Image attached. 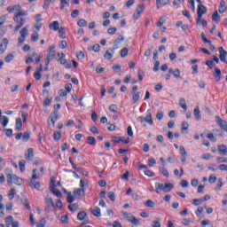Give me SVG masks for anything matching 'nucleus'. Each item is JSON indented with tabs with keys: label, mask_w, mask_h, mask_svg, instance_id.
Masks as SVG:
<instances>
[{
	"label": "nucleus",
	"mask_w": 227,
	"mask_h": 227,
	"mask_svg": "<svg viewBox=\"0 0 227 227\" xmlns=\"http://www.w3.org/2000/svg\"><path fill=\"white\" fill-rule=\"evenodd\" d=\"M74 200H75V196L72 195V192H67V203H74Z\"/></svg>",
	"instance_id": "37998d69"
},
{
	"label": "nucleus",
	"mask_w": 227,
	"mask_h": 227,
	"mask_svg": "<svg viewBox=\"0 0 227 227\" xmlns=\"http://www.w3.org/2000/svg\"><path fill=\"white\" fill-rule=\"evenodd\" d=\"M20 37L18 38V45H22V43L26 42V36L29 35V30L25 27L20 31Z\"/></svg>",
	"instance_id": "20e7f679"
},
{
	"label": "nucleus",
	"mask_w": 227,
	"mask_h": 227,
	"mask_svg": "<svg viewBox=\"0 0 227 227\" xmlns=\"http://www.w3.org/2000/svg\"><path fill=\"white\" fill-rule=\"evenodd\" d=\"M38 38H39V35L35 32L34 34L31 35L30 40L31 42L35 43V42H38Z\"/></svg>",
	"instance_id": "3c124183"
},
{
	"label": "nucleus",
	"mask_w": 227,
	"mask_h": 227,
	"mask_svg": "<svg viewBox=\"0 0 227 227\" xmlns=\"http://www.w3.org/2000/svg\"><path fill=\"white\" fill-rule=\"evenodd\" d=\"M152 227H160V218H156L155 221L153 222Z\"/></svg>",
	"instance_id": "4d7b16f0"
},
{
	"label": "nucleus",
	"mask_w": 227,
	"mask_h": 227,
	"mask_svg": "<svg viewBox=\"0 0 227 227\" xmlns=\"http://www.w3.org/2000/svg\"><path fill=\"white\" fill-rule=\"evenodd\" d=\"M22 140L26 143L27 141H29V137H31V133L29 132H25V133H22Z\"/></svg>",
	"instance_id": "ea45409f"
},
{
	"label": "nucleus",
	"mask_w": 227,
	"mask_h": 227,
	"mask_svg": "<svg viewBox=\"0 0 227 227\" xmlns=\"http://www.w3.org/2000/svg\"><path fill=\"white\" fill-rule=\"evenodd\" d=\"M216 162H218V164H223L224 162H227V159L224 157H218L216 159Z\"/></svg>",
	"instance_id": "338daca9"
},
{
	"label": "nucleus",
	"mask_w": 227,
	"mask_h": 227,
	"mask_svg": "<svg viewBox=\"0 0 227 227\" xmlns=\"http://www.w3.org/2000/svg\"><path fill=\"white\" fill-rule=\"evenodd\" d=\"M86 215H87V214H86L85 211H81L77 215V220L78 221H84V219L86 218Z\"/></svg>",
	"instance_id": "72a5a7b5"
},
{
	"label": "nucleus",
	"mask_w": 227,
	"mask_h": 227,
	"mask_svg": "<svg viewBox=\"0 0 227 227\" xmlns=\"http://www.w3.org/2000/svg\"><path fill=\"white\" fill-rule=\"evenodd\" d=\"M38 170H36V168H35L33 170V174H32V178L30 180H38V178H40V176H38Z\"/></svg>",
	"instance_id": "864d4df0"
},
{
	"label": "nucleus",
	"mask_w": 227,
	"mask_h": 227,
	"mask_svg": "<svg viewBox=\"0 0 227 227\" xmlns=\"http://www.w3.org/2000/svg\"><path fill=\"white\" fill-rule=\"evenodd\" d=\"M7 184L8 185H22V178L17 176V175L8 174L7 175Z\"/></svg>",
	"instance_id": "f03ea898"
},
{
	"label": "nucleus",
	"mask_w": 227,
	"mask_h": 227,
	"mask_svg": "<svg viewBox=\"0 0 227 227\" xmlns=\"http://www.w3.org/2000/svg\"><path fill=\"white\" fill-rule=\"evenodd\" d=\"M50 120L52 124V127H54L56 121H58V110H55L53 113L50 114Z\"/></svg>",
	"instance_id": "4468645a"
},
{
	"label": "nucleus",
	"mask_w": 227,
	"mask_h": 227,
	"mask_svg": "<svg viewBox=\"0 0 227 227\" xmlns=\"http://www.w3.org/2000/svg\"><path fill=\"white\" fill-rule=\"evenodd\" d=\"M145 123H148L149 125H153V119H152V114L148 113L146 116L145 117Z\"/></svg>",
	"instance_id": "a878e982"
},
{
	"label": "nucleus",
	"mask_w": 227,
	"mask_h": 227,
	"mask_svg": "<svg viewBox=\"0 0 227 227\" xmlns=\"http://www.w3.org/2000/svg\"><path fill=\"white\" fill-rule=\"evenodd\" d=\"M145 4H139L137 5V7L136 8V11L133 14V19L134 20H137V19H139V17H141V14L143 13V12H145Z\"/></svg>",
	"instance_id": "39448f33"
},
{
	"label": "nucleus",
	"mask_w": 227,
	"mask_h": 227,
	"mask_svg": "<svg viewBox=\"0 0 227 227\" xmlns=\"http://www.w3.org/2000/svg\"><path fill=\"white\" fill-rule=\"evenodd\" d=\"M15 58V56L12 53L8 54L5 58H4V61L5 63H10L11 61H13V59Z\"/></svg>",
	"instance_id": "a18cd8bd"
},
{
	"label": "nucleus",
	"mask_w": 227,
	"mask_h": 227,
	"mask_svg": "<svg viewBox=\"0 0 227 227\" xmlns=\"http://www.w3.org/2000/svg\"><path fill=\"white\" fill-rule=\"evenodd\" d=\"M107 197L111 201H115L116 200V194H114V192H109Z\"/></svg>",
	"instance_id": "6e6d98bb"
},
{
	"label": "nucleus",
	"mask_w": 227,
	"mask_h": 227,
	"mask_svg": "<svg viewBox=\"0 0 227 227\" xmlns=\"http://www.w3.org/2000/svg\"><path fill=\"white\" fill-rule=\"evenodd\" d=\"M171 3V0H156V8L159 10Z\"/></svg>",
	"instance_id": "f8f14e48"
},
{
	"label": "nucleus",
	"mask_w": 227,
	"mask_h": 227,
	"mask_svg": "<svg viewBox=\"0 0 227 227\" xmlns=\"http://www.w3.org/2000/svg\"><path fill=\"white\" fill-rule=\"evenodd\" d=\"M19 166L21 173H24L26 171V160H21L19 161Z\"/></svg>",
	"instance_id": "c9c22d12"
},
{
	"label": "nucleus",
	"mask_w": 227,
	"mask_h": 227,
	"mask_svg": "<svg viewBox=\"0 0 227 227\" xmlns=\"http://www.w3.org/2000/svg\"><path fill=\"white\" fill-rule=\"evenodd\" d=\"M128 54H129V49L128 48H123L121 51V58H127Z\"/></svg>",
	"instance_id": "5fc2aeb1"
},
{
	"label": "nucleus",
	"mask_w": 227,
	"mask_h": 227,
	"mask_svg": "<svg viewBox=\"0 0 227 227\" xmlns=\"http://www.w3.org/2000/svg\"><path fill=\"white\" fill-rule=\"evenodd\" d=\"M155 189H156V192L158 194H160V192L159 191H163L164 192V184L155 183Z\"/></svg>",
	"instance_id": "c85d7f7f"
},
{
	"label": "nucleus",
	"mask_w": 227,
	"mask_h": 227,
	"mask_svg": "<svg viewBox=\"0 0 227 227\" xmlns=\"http://www.w3.org/2000/svg\"><path fill=\"white\" fill-rule=\"evenodd\" d=\"M109 111L111 113H118V106H116V105H110Z\"/></svg>",
	"instance_id": "bf43d9fd"
},
{
	"label": "nucleus",
	"mask_w": 227,
	"mask_h": 227,
	"mask_svg": "<svg viewBox=\"0 0 227 227\" xmlns=\"http://www.w3.org/2000/svg\"><path fill=\"white\" fill-rule=\"evenodd\" d=\"M28 186L33 187L34 189H36L38 191V189H40V182H35V180L30 179Z\"/></svg>",
	"instance_id": "a211bd4d"
},
{
	"label": "nucleus",
	"mask_w": 227,
	"mask_h": 227,
	"mask_svg": "<svg viewBox=\"0 0 227 227\" xmlns=\"http://www.w3.org/2000/svg\"><path fill=\"white\" fill-rule=\"evenodd\" d=\"M179 106L184 109V111H187V103L185 102V98H182L179 99Z\"/></svg>",
	"instance_id": "c756f323"
},
{
	"label": "nucleus",
	"mask_w": 227,
	"mask_h": 227,
	"mask_svg": "<svg viewBox=\"0 0 227 227\" xmlns=\"http://www.w3.org/2000/svg\"><path fill=\"white\" fill-rule=\"evenodd\" d=\"M215 121L219 125L220 128H222L223 130L227 132V121L221 119L219 115L215 116Z\"/></svg>",
	"instance_id": "423d86ee"
},
{
	"label": "nucleus",
	"mask_w": 227,
	"mask_h": 227,
	"mask_svg": "<svg viewBox=\"0 0 227 227\" xmlns=\"http://www.w3.org/2000/svg\"><path fill=\"white\" fill-rule=\"evenodd\" d=\"M44 203L47 207H52V208L56 210V204H54V200H52V198L50 197L49 195L45 197Z\"/></svg>",
	"instance_id": "9b49d317"
},
{
	"label": "nucleus",
	"mask_w": 227,
	"mask_h": 227,
	"mask_svg": "<svg viewBox=\"0 0 227 227\" xmlns=\"http://www.w3.org/2000/svg\"><path fill=\"white\" fill-rule=\"evenodd\" d=\"M50 191L51 192H52V194L57 196V198H62L63 196V193H61L59 190L56 189V184L54 183L52 184H50Z\"/></svg>",
	"instance_id": "6e6552de"
},
{
	"label": "nucleus",
	"mask_w": 227,
	"mask_h": 227,
	"mask_svg": "<svg viewBox=\"0 0 227 227\" xmlns=\"http://www.w3.org/2000/svg\"><path fill=\"white\" fill-rule=\"evenodd\" d=\"M4 131L5 132V136L7 137H12L13 136V129H4Z\"/></svg>",
	"instance_id": "49530a36"
},
{
	"label": "nucleus",
	"mask_w": 227,
	"mask_h": 227,
	"mask_svg": "<svg viewBox=\"0 0 227 227\" xmlns=\"http://www.w3.org/2000/svg\"><path fill=\"white\" fill-rule=\"evenodd\" d=\"M218 153L221 155H227V147L224 145H219L218 146Z\"/></svg>",
	"instance_id": "5701e85b"
},
{
	"label": "nucleus",
	"mask_w": 227,
	"mask_h": 227,
	"mask_svg": "<svg viewBox=\"0 0 227 227\" xmlns=\"http://www.w3.org/2000/svg\"><path fill=\"white\" fill-rule=\"evenodd\" d=\"M203 203V199H195L192 200V205L198 207V205H201Z\"/></svg>",
	"instance_id": "13d9d810"
},
{
	"label": "nucleus",
	"mask_w": 227,
	"mask_h": 227,
	"mask_svg": "<svg viewBox=\"0 0 227 227\" xmlns=\"http://www.w3.org/2000/svg\"><path fill=\"white\" fill-rule=\"evenodd\" d=\"M6 11L9 13H13V12H17V13H20V12H25L24 10H22L20 4L9 6L7 7Z\"/></svg>",
	"instance_id": "0eeeda50"
},
{
	"label": "nucleus",
	"mask_w": 227,
	"mask_h": 227,
	"mask_svg": "<svg viewBox=\"0 0 227 227\" xmlns=\"http://www.w3.org/2000/svg\"><path fill=\"white\" fill-rule=\"evenodd\" d=\"M182 13H183V15H184V17H186V18L188 19V20L191 22V20H192V18L191 17V13H189L187 10L183 11Z\"/></svg>",
	"instance_id": "e2e57ef3"
},
{
	"label": "nucleus",
	"mask_w": 227,
	"mask_h": 227,
	"mask_svg": "<svg viewBox=\"0 0 227 227\" xmlns=\"http://www.w3.org/2000/svg\"><path fill=\"white\" fill-rule=\"evenodd\" d=\"M145 176H150V177L155 176V173H153V171L148 170V169L145 171Z\"/></svg>",
	"instance_id": "774afa93"
},
{
	"label": "nucleus",
	"mask_w": 227,
	"mask_h": 227,
	"mask_svg": "<svg viewBox=\"0 0 227 227\" xmlns=\"http://www.w3.org/2000/svg\"><path fill=\"white\" fill-rule=\"evenodd\" d=\"M60 10H63L65 7L68 8L70 6V0H60Z\"/></svg>",
	"instance_id": "7c9ffc66"
},
{
	"label": "nucleus",
	"mask_w": 227,
	"mask_h": 227,
	"mask_svg": "<svg viewBox=\"0 0 227 227\" xmlns=\"http://www.w3.org/2000/svg\"><path fill=\"white\" fill-rule=\"evenodd\" d=\"M52 102V98H46L44 101L43 102V107H49Z\"/></svg>",
	"instance_id": "58836bf2"
},
{
	"label": "nucleus",
	"mask_w": 227,
	"mask_h": 227,
	"mask_svg": "<svg viewBox=\"0 0 227 227\" xmlns=\"http://www.w3.org/2000/svg\"><path fill=\"white\" fill-rule=\"evenodd\" d=\"M207 13V7L205 5H198L197 15H205Z\"/></svg>",
	"instance_id": "f3484780"
},
{
	"label": "nucleus",
	"mask_w": 227,
	"mask_h": 227,
	"mask_svg": "<svg viewBox=\"0 0 227 227\" xmlns=\"http://www.w3.org/2000/svg\"><path fill=\"white\" fill-rule=\"evenodd\" d=\"M223 178H219L218 179V183L216 184V187L215 188V191H221V187H223Z\"/></svg>",
	"instance_id": "09e8293b"
},
{
	"label": "nucleus",
	"mask_w": 227,
	"mask_h": 227,
	"mask_svg": "<svg viewBox=\"0 0 227 227\" xmlns=\"http://www.w3.org/2000/svg\"><path fill=\"white\" fill-rule=\"evenodd\" d=\"M144 205L147 208H154L155 207V202L153 201L152 200H147L145 202H144Z\"/></svg>",
	"instance_id": "cd10ccee"
},
{
	"label": "nucleus",
	"mask_w": 227,
	"mask_h": 227,
	"mask_svg": "<svg viewBox=\"0 0 227 227\" xmlns=\"http://www.w3.org/2000/svg\"><path fill=\"white\" fill-rule=\"evenodd\" d=\"M72 19H77L79 17V10H74L71 13Z\"/></svg>",
	"instance_id": "69168bd1"
},
{
	"label": "nucleus",
	"mask_w": 227,
	"mask_h": 227,
	"mask_svg": "<svg viewBox=\"0 0 227 227\" xmlns=\"http://www.w3.org/2000/svg\"><path fill=\"white\" fill-rule=\"evenodd\" d=\"M185 130H189V123L187 121H183L181 131L184 132Z\"/></svg>",
	"instance_id": "603ef678"
},
{
	"label": "nucleus",
	"mask_w": 227,
	"mask_h": 227,
	"mask_svg": "<svg viewBox=\"0 0 227 227\" xmlns=\"http://www.w3.org/2000/svg\"><path fill=\"white\" fill-rule=\"evenodd\" d=\"M87 145H90V146H95L97 145V139L95 138V137H88Z\"/></svg>",
	"instance_id": "4be33fe9"
},
{
	"label": "nucleus",
	"mask_w": 227,
	"mask_h": 227,
	"mask_svg": "<svg viewBox=\"0 0 227 227\" xmlns=\"http://www.w3.org/2000/svg\"><path fill=\"white\" fill-rule=\"evenodd\" d=\"M22 17H27V11H20V12H16L14 14L13 20L16 22L14 31H19V29H20V27L26 24V18Z\"/></svg>",
	"instance_id": "f257e3e1"
},
{
	"label": "nucleus",
	"mask_w": 227,
	"mask_h": 227,
	"mask_svg": "<svg viewBox=\"0 0 227 227\" xmlns=\"http://www.w3.org/2000/svg\"><path fill=\"white\" fill-rule=\"evenodd\" d=\"M22 204L24 205L25 208H27V210H31V206L29 205V200L24 199L22 200Z\"/></svg>",
	"instance_id": "c03bdc74"
},
{
	"label": "nucleus",
	"mask_w": 227,
	"mask_h": 227,
	"mask_svg": "<svg viewBox=\"0 0 227 227\" xmlns=\"http://www.w3.org/2000/svg\"><path fill=\"white\" fill-rule=\"evenodd\" d=\"M13 216L9 215L5 218V223H6V226H10V224H12L13 223Z\"/></svg>",
	"instance_id": "8fccbe9b"
},
{
	"label": "nucleus",
	"mask_w": 227,
	"mask_h": 227,
	"mask_svg": "<svg viewBox=\"0 0 227 227\" xmlns=\"http://www.w3.org/2000/svg\"><path fill=\"white\" fill-rule=\"evenodd\" d=\"M116 49H118V47H114L111 49V51H109V50L106 51L104 54L105 59H113V55L114 54V51H116Z\"/></svg>",
	"instance_id": "ddd939ff"
},
{
	"label": "nucleus",
	"mask_w": 227,
	"mask_h": 227,
	"mask_svg": "<svg viewBox=\"0 0 227 227\" xmlns=\"http://www.w3.org/2000/svg\"><path fill=\"white\" fill-rule=\"evenodd\" d=\"M91 214H93L95 217H100L102 215V213H100V207H95L91 209Z\"/></svg>",
	"instance_id": "393cba45"
},
{
	"label": "nucleus",
	"mask_w": 227,
	"mask_h": 227,
	"mask_svg": "<svg viewBox=\"0 0 227 227\" xmlns=\"http://www.w3.org/2000/svg\"><path fill=\"white\" fill-rule=\"evenodd\" d=\"M193 114H194L196 120H201V114L200 113V107L197 106L194 109Z\"/></svg>",
	"instance_id": "e433bc0d"
},
{
	"label": "nucleus",
	"mask_w": 227,
	"mask_h": 227,
	"mask_svg": "<svg viewBox=\"0 0 227 227\" xmlns=\"http://www.w3.org/2000/svg\"><path fill=\"white\" fill-rule=\"evenodd\" d=\"M112 141L114 143H121V141H123V137H113Z\"/></svg>",
	"instance_id": "052dcab7"
},
{
	"label": "nucleus",
	"mask_w": 227,
	"mask_h": 227,
	"mask_svg": "<svg viewBox=\"0 0 227 227\" xmlns=\"http://www.w3.org/2000/svg\"><path fill=\"white\" fill-rule=\"evenodd\" d=\"M49 28L52 29V31H58V29H59V21H52L49 25Z\"/></svg>",
	"instance_id": "dca6fc26"
},
{
	"label": "nucleus",
	"mask_w": 227,
	"mask_h": 227,
	"mask_svg": "<svg viewBox=\"0 0 227 227\" xmlns=\"http://www.w3.org/2000/svg\"><path fill=\"white\" fill-rule=\"evenodd\" d=\"M168 74H172L176 79H180V69L173 70V68H170Z\"/></svg>",
	"instance_id": "6ab92c4d"
},
{
	"label": "nucleus",
	"mask_w": 227,
	"mask_h": 227,
	"mask_svg": "<svg viewBox=\"0 0 227 227\" xmlns=\"http://www.w3.org/2000/svg\"><path fill=\"white\" fill-rule=\"evenodd\" d=\"M124 37L123 35H120L117 39H115V41L114 42V47H118V43H121V42H123Z\"/></svg>",
	"instance_id": "de8ad7c7"
},
{
	"label": "nucleus",
	"mask_w": 227,
	"mask_h": 227,
	"mask_svg": "<svg viewBox=\"0 0 227 227\" xmlns=\"http://www.w3.org/2000/svg\"><path fill=\"white\" fill-rule=\"evenodd\" d=\"M218 52H220V61H222V63H227V60H226V56H227V51L226 50H224V48L223 47H220L218 48Z\"/></svg>",
	"instance_id": "1a4fd4ad"
},
{
	"label": "nucleus",
	"mask_w": 227,
	"mask_h": 227,
	"mask_svg": "<svg viewBox=\"0 0 227 227\" xmlns=\"http://www.w3.org/2000/svg\"><path fill=\"white\" fill-rule=\"evenodd\" d=\"M17 194V191L15 189H11L8 192V198L10 200H13L15 198V195Z\"/></svg>",
	"instance_id": "f704fd0d"
},
{
	"label": "nucleus",
	"mask_w": 227,
	"mask_h": 227,
	"mask_svg": "<svg viewBox=\"0 0 227 227\" xmlns=\"http://www.w3.org/2000/svg\"><path fill=\"white\" fill-rule=\"evenodd\" d=\"M22 129V119L21 118H17L16 119V130H20Z\"/></svg>",
	"instance_id": "4c0bfd02"
},
{
	"label": "nucleus",
	"mask_w": 227,
	"mask_h": 227,
	"mask_svg": "<svg viewBox=\"0 0 227 227\" xmlns=\"http://www.w3.org/2000/svg\"><path fill=\"white\" fill-rule=\"evenodd\" d=\"M59 35L60 38H63V39L67 38V31L65 27L59 28Z\"/></svg>",
	"instance_id": "473e14b6"
},
{
	"label": "nucleus",
	"mask_w": 227,
	"mask_h": 227,
	"mask_svg": "<svg viewBox=\"0 0 227 227\" xmlns=\"http://www.w3.org/2000/svg\"><path fill=\"white\" fill-rule=\"evenodd\" d=\"M68 210L71 212H75V210H79V205L74 203L68 206Z\"/></svg>",
	"instance_id": "79ce46f5"
},
{
	"label": "nucleus",
	"mask_w": 227,
	"mask_h": 227,
	"mask_svg": "<svg viewBox=\"0 0 227 227\" xmlns=\"http://www.w3.org/2000/svg\"><path fill=\"white\" fill-rule=\"evenodd\" d=\"M77 25L79 26V27H86V26H88V21H86V20H84V19H81L77 22Z\"/></svg>",
	"instance_id": "a19ab883"
},
{
	"label": "nucleus",
	"mask_w": 227,
	"mask_h": 227,
	"mask_svg": "<svg viewBox=\"0 0 227 227\" xmlns=\"http://www.w3.org/2000/svg\"><path fill=\"white\" fill-rule=\"evenodd\" d=\"M173 187L175 186L171 183L165 184L163 192H171Z\"/></svg>",
	"instance_id": "b1692460"
},
{
	"label": "nucleus",
	"mask_w": 227,
	"mask_h": 227,
	"mask_svg": "<svg viewBox=\"0 0 227 227\" xmlns=\"http://www.w3.org/2000/svg\"><path fill=\"white\" fill-rule=\"evenodd\" d=\"M34 157H35V154L33 153V148H28L27 151V153H25L26 160H27L28 162H31V160H33Z\"/></svg>",
	"instance_id": "9d476101"
},
{
	"label": "nucleus",
	"mask_w": 227,
	"mask_h": 227,
	"mask_svg": "<svg viewBox=\"0 0 227 227\" xmlns=\"http://www.w3.org/2000/svg\"><path fill=\"white\" fill-rule=\"evenodd\" d=\"M47 222L45 221V218H43V219H41L38 223H37V224H36V226L37 227H45V223H46Z\"/></svg>",
	"instance_id": "680f3d73"
},
{
	"label": "nucleus",
	"mask_w": 227,
	"mask_h": 227,
	"mask_svg": "<svg viewBox=\"0 0 227 227\" xmlns=\"http://www.w3.org/2000/svg\"><path fill=\"white\" fill-rule=\"evenodd\" d=\"M212 20L214 22H221V16L219 15V12L215 11L212 15Z\"/></svg>",
	"instance_id": "bb28decb"
},
{
	"label": "nucleus",
	"mask_w": 227,
	"mask_h": 227,
	"mask_svg": "<svg viewBox=\"0 0 227 227\" xmlns=\"http://www.w3.org/2000/svg\"><path fill=\"white\" fill-rule=\"evenodd\" d=\"M121 214L123 215V218L129 221V223H131V224H134L135 226H139V224H141L139 219L132 215V214L127 212H121Z\"/></svg>",
	"instance_id": "7ed1b4c3"
},
{
	"label": "nucleus",
	"mask_w": 227,
	"mask_h": 227,
	"mask_svg": "<svg viewBox=\"0 0 227 227\" xmlns=\"http://www.w3.org/2000/svg\"><path fill=\"white\" fill-rule=\"evenodd\" d=\"M217 180V177L214 175H211L209 177H208V182L209 184H215V181Z\"/></svg>",
	"instance_id": "0e129e2a"
},
{
	"label": "nucleus",
	"mask_w": 227,
	"mask_h": 227,
	"mask_svg": "<svg viewBox=\"0 0 227 227\" xmlns=\"http://www.w3.org/2000/svg\"><path fill=\"white\" fill-rule=\"evenodd\" d=\"M213 75L216 82L221 81V69L215 67V72H213Z\"/></svg>",
	"instance_id": "2eb2a0df"
},
{
	"label": "nucleus",
	"mask_w": 227,
	"mask_h": 227,
	"mask_svg": "<svg viewBox=\"0 0 227 227\" xmlns=\"http://www.w3.org/2000/svg\"><path fill=\"white\" fill-rule=\"evenodd\" d=\"M82 194H84V189H75L73 192V196H74V198H80V196H82Z\"/></svg>",
	"instance_id": "aec40b11"
},
{
	"label": "nucleus",
	"mask_w": 227,
	"mask_h": 227,
	"mask_svg": "<svg viewBox=\"0 0 227 227\" xmlns=\"http://www.w3.org/2000/svg\"><path fill=\"white\" fill-rule=\"evenodd\" d=\"M140 95H141V92H133V93H132V101H133V104H136V102H137V100H139Z\"/></svg>",
	"instance_id": "2f4dec72"
},
{
	"label": "nucleus",
	"mask_w": 227,
	"mask_h": 227,
	"mask_svg": "<svg viewBox=\"0 0 227 227\" xmlns=\"http://www.w3.org/2000/svg\"><path fill=\"white\" fill-rule=\"evenodd\" d=\"M227 7H226V2L224 0L220 1V9H219V13H224L226 12Z\"/></svg>",
	"instance_id": "412c9836"
}]
</instances>
